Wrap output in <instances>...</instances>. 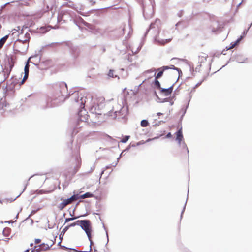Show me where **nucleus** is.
Listing matches in <instances>:
<instances>
[{
  "instance_id": "nucleus-34",
  "label": "nucleus",
  "mask_w": 252,
  "mask_h": 252,
  "mask_svg": "<svg viewBox=\"0 0 252 252\" xmlns=\"http://www.w3.org/2000/svg\"><path fill=\"white\" fill-rule=\"evenodd\" d=\"M183 149H186L187 151V153H189V150L188 149V147L187 146V145L186 144L185 142H181V145H179Z\"/></svg>"
},
{
  "instance_id": "nucleus-42",
  "label": "nucleus",
  "mask_w": 252,
  "mask_h": 252,
  "mask_svg": "<svg viewBox=\"0 0 252 252\" xmlns=\"http://www.w3.org/2000/svg\"><path fill=\"white\" fill-rule=\"evenodd\" d=\"M160 69H162V70H163V71H164L166 70L170 69V66H163L160 67Z\"/></svg>"
},
{
  "instance_id": "nucleus-26",
  "label": "nucleus",
  "mask_w": 252,
  "mask_h": 252,
  "mask_svg": "<svg viewBox=\"0 0 252 252\" xmlns=\"http://www.w3.org/2000/svg\"><path fill=\"white\" fill-rule=\"evenodd\" d=\"M11 232V229L9 228L6 227L4 228L2 233L4 236L8 237L9 236Z\"/></svg>"
},
{
  "instance_id": "nucleus-48",
  "label": "nucleus",
  "mask_w": 252,
  "mask_h": 252,
  "mask_svg": "<svg viewBox=\"0 0 252 252\" xmlns=\"http://www.w3.org/2000/svg\"><path fill=\"white\" fill-rule=\"evenodd\" d=\"M204 79H203L200 82L197 83L194 87H195V88H196L197 87L199 86L202 84V82L204 81Z\"/></svg>"
},
{
  "instance_id": "nucleus-16",
  "label": "nucleus",
  "mask_w": 252,
  "mask_h": 252,
  "mask_svg": "<svg viewBox=\"0 0 252 252\" xmlns=\"http://www.w3.org/2000/svg\"><path fill=\"white\" fill-rule=\"evenodd\" d=\"M160 20L158 18H157L155 20V22L154 23H151L149 26V27L148 29H147L146 32L144 33V37H146V35H147L148 32H149L150 30L153 28H155V25L157 24V26H158V24L160 23Z\"/></svg>"
},
{
  "instance_id": "nucleus-51",
  "label": "nucleus",
  "mask_w": 252,
  "mask_h": 252,
  "mask_svg": "<svg viewBox=\"0 0 252 252\" xmlns=\"http://www.w3.org/2000/svg\"><path fill=\"white\" fill-rule=\"evenodd\" d=\"M103 227L104 228V229H105V230L106 231V236H107V242H108V240H109V239H108V233H107V231L106 230V228L104 225V224L103 223Z\"/></svg>"
},
{
  "instance_id": "nucleus-13",
  "label": "nucleus",
  "mask_w": 252,
  "mask_h": 252,
  "mask_svg": "<svg viewBox=\"0 0 252 252\" xmlns=\"http://www.w3.org/2000/svg\"><path fill=\"white\" fill-rule=\"evenodd\" d=\"M29 67L30 65L28 64V63H27L24 67V76L22 80L20 82L19 86H21V85L23 84L25 81L27 79L29 76Z\"/></svg>"
},
{
  "instance_id": "nucleus-35",
  "label": "nucleus",
  "mask_w": 252,
  "mask_h": 252,
  "mask_svg": "<svg viewBox=\"0 0 252 252\" xmlns=\"http://www.w3.org/2000/svg\"><path fill=\"white\" fill-rule=\"evenodd\" d=\"M189 102H190V99H189V101L188 102V104H187V106H186L185 109L184 110H183V109H182L183 110V114H182V115L181 117V119H182L183 118V116L185 114V113L186 112V110H187V108H188Z\"/></svg>"
},
{
  "instance_id": "nucleus-49",
  "label": "nucleus",
  "mask_w": 252,
  "mask_h": 252,
  "mask_svg": "<svg viewBox=\"0 0 252 252\" xmlns=\"http://www.w3.org/2000/svg\"><path fill=\"white\" fill-rule=\"evenodd\" d=\"M88 238L89 241L90 242V248H92L91 246L93 244V241L91 239V236H90V237H88Z\"/></svg>"
},
{
  "instance_id": "nucleus-40",
  "label": "nucleus",
  "mask_w": 252,
  "mask_h": 252,
  "mask_svg": "<svg viewBox=\"0 0 252 252\" xmlns=\"http://www.w3.org/2000/svg\"><path fill=\"white\" fill-rule=\"evenodd\" d=\"M76 160L77 164L79 166H80L81 165L80 157H77L76 158Z\"/></svg>"
},
{
  "instance_id": "nucleus-38",
  "label": "nucleus",
  "mask_w": 252,
  "mask_h": 252,
  "mask_svg": "<svg viewBox=\"0 0 252 252\" xmlns=\"http://www.w3.org/2000/svg\"><path fill=\"white\" fill-rule=\"evenodd\" d=\"M243 38V36H240L239 38H238L237 40H236L234 42V45H237L239 43V42L241 41V40Z\"/></svg>"
},
{
  "instance_id": "nucleus-23",
  "label": "nucleus",
  "mask_w": 252,
  "mask_h": 252,
  "mask_svg": "<svg viewBox=\"0 0 252 252\" xmlns=\"http://www.w3.org/2000/svg\"><path fill=\"white\" fill-rule=\"evenodd\" d=\"M63 17H52V19H54L55 21H57V23L59 24L64 23L65 20L63 19Z\"/></svg>"
},
{
  "instance_id": "nucleus-19",
  "label": "nucleus",
  "mask_w": 252,
  "mask_h": 252,
  "mask_svg": "<svg viewBox=\"0 0 252 252\" xmlns=\"http://www.w3.org/2000/svg\"><path fill=\"white\" fill-rule=\"evenodd\" d=\"M8 106L9 104L6 102L5 99H1L0 100V110H2L1 113L5 112V108L8 107Z\"/></svg>"
},
{
  "instance_id": "nucleus-7",
  "label": "nucleus",
  "mask_w": 252,
  "mask_h": 252,
  "mask_svg": "<svg viewBox=\"0 0 252 252\" xmlns=\"http://www.w3.org/2000/svg\"><path fill=\"white\" fill-rule=\"evenodd\" d=\"M79 199L78 194H75L71 196L70 198L65 199L63 202L59 204L58 208L60 210H63L67 204L71 203L73 201H75Z\"/></svg>"
},
{
  "instance_id": "nucleus-28",
  "label": "nucleus",
  "mask_w": 252,
  "mask_h": 252,
  "mask_svg": "<svg viewBox=\"0 0 252 252\" xmlns=\"http://www.w3.org/2000/svg\"><path fill=\"white\" fill-rule=\"evenodd\" d=\"M68 228L65 227L63 229V230L62 231V232H61V234H60L59 235V238L60 239H61V240H62L63 238V235H64V234L65 233V232L68 230Z\"/></svg>"
},
{
  "instance_id": "nucleus-29",
  "label": "nucleus",
  "mask_w": 252,
  "mask_h": 252,
  "mask_svg": "<svg viewBox=\"0 0 252 252\" xmlns=\"http://www.w3.org/2000/svg\"><path fill=\"white\" fill-rule=\"evenodd\" d=\"M47 246L45 248H40V247H39L38 248H35V252H39L41 251H45V250H48L50 249V247L48 246V245H47Z\"/></svg>"
},
{
  "instance_id": "nucleus-61",
  "label": "nucleus",
  "mask_w": 252,
  "mask_h": 252,
  "mask_svg": "<svg viewBox=\"0 0 252 252\" xmlns=\"http://www.w3.org/2000/svg\"><path fill=\"white\" fill-rule=\"evenodd\" d=\"M184 14V11L183 10H181L180 12V13L178 14V15L179 16H181L182 14Z\"/></svg>"
},
{
  "instance_id": "nucleus-57",
  "label": "nucleus",
  "mask_w": 252,
  "mask_h": 252,
  "mask_svg": "<svg viewBox=\"0 0 252 252\" xmlns=\"http://www.w3.org/2000/svg\"><path fill=\"white\" fill-rule=\"evenodd\" d=\"M36 191L38 192V194H42L43 192V191L42 190H37Z\"/></svg>"
},
{
  "instance_id": "nucleus-50",
  "label": "nucleus",
  "mask_w": 252,
  "mask_h": 252,
  "mask_svg": "<svg viewBox=\"0 0 252 252\" xmlns=\"http://www.w3.org/2000/svg\"><path fill=\"white\" fill-rule=\"evenodd\" d=\"M195 87H193L192 88V89L191 90L190 93V94H189V99L190 100L191 97H192V95L191 94V93L194 92L195 91Z\"/></svg>"
},
{
  "instance_id": "nucleus-41",
  "label": "nucleus",
  "mask_w": 252,
  "mask_h": 252,
  "mask_svg": "<svg viewBox=\"0 0 252 252\" xmlns=\"http://www.w3.org/2000/svg\"><path fill=\"white\" fill-rule=\"evenodd\" d=\"M201 66V64H200L199 65H198V66L195 68V70H194L193 67H192V68L190 67V71H192V70L193 71H196H196H199V68H200V67Z\"/></svg>"
},
{
  "instance_id": "nucleus-46",
  "label": "nucleus",
  "mask_w": 252,
  "mask_h": 252,
  "mask_svg": "<svg viewBox=\"0 0 252 252\" xmlns=\"http://www.w3.org/2000/svg\"><path fill=\"white\" fill-rule=\"evenodd\" d=\"M36 210H32V211L31 212V213L30 215H29V216L27 217V218L26 219V220L28 219H29V218H30L32 215L33 214H34L36 213Z\"/></svg>"
},
{
  "instance_id": "nucleus-3",
  "label": "nucleus",
  "mask_w": 252,
  "mask_h": 252,
  "mask_svg": "<svg viewBox=\"0 0 252 252\" xmlns=\"http://www.w3.org/2000/svg\"><path fill=\"white\" fill-rule=\"evenodd\" d=\"M128 112L127 106L123 105L122 107L121 105L117 104L116 106L113 107L112 111L108 112V116L113 117L114 119L117 118L123 119L128 114Z\"/></svg>"
},
{
  "instance_id": "nucleus-11",
  "label": "nucleus",
  "mask_w": 252,
  "mask_h": 252,
  "mask_svg": "<svg viewBox=\"0 0 252 252\" xmlns=\"http://www.w3.org/2000/svg\"><path fill=\"white\" fill-rule=\"evenodd\" d=\"M76 18L73 20L74 22L79 27H81V25L82 24L89 28H91V25L84 21L80 16L75 17Z\"/></svg>"
},
{
  "instance_id": "nucleus-36",
  "label": "nucleus",
  "mask_w": 252,
  "mask_h": 252,
  "mask_svg": "<svg viewBox=\"0 0 252 252\" xmlns=\"http://www.w3.org/2000/svg\"><path fill=\"white\" fill-rule=\"evenodd\" d=\"M79 217H72V218H67L65 219V223H67L71 220H74L75 219H77L78 218H79Z\"/></svg>"
},
{
  "instance_id": "nucleus-47",
  "label": "nucleus",
  "mask_w": 252,
  "mask_h": 252,
  "mask_svg": "<svg viewBox=\"0 0 252 252\" xmlns=\"http://www.w3.org/2000/svg\"><path fill=\"white\" fill-rule=\"evenodd\" d=\"M230 45H231L230 47H229L228 48H227V47H226V48L227 49V50L234 48L236 45H234V42H232Z\"/></svg>"
},
{
  "instance_id": "nucleus-21",
  "label": "nucleus",
  "mask_w": 252,
  "mask_h": 252,
  "mask_svg": "<svg viewBox=\"0 0 252 252\" xmlns=\"http://www.w3.org/2000/svg\"><path fill=\"white\" fill-rule=\"evenodd\" d=\"M94 196V194L91 192H86L81 195H79V198L84 199L87 198H91Z\"/></svg>"
},
{
  "instance_id": "nucleus-25",
  "label": "nucleus",
  "mask_w": 252,
  "mask_h": 252,
  "mask_svg": "<svg viewBox=\"0 0 252 252\" xmlns=\"http://www.w3.org/2000/svg\"><path fill=\"white\" fill-rule=\"evenodd\" d=\"M114 70H112V69H110L109 71V72L108 73V77H112V78H117L118 80H119V77L117 75H114Z\"/></svg>"
},
{
  "instance_id": "nucleus-33",
  "label": "nucleus",
  "mask_w": 252,
  "mask_h": 252,
  "mask_svg": "<svg viewBox=\"0 0 252 252\" xmlns=\"http://www.w3.org/2000/svg\"><path fill=\"white\" fill-rule=\"evenodd\" d=\"M130 138V136H128V135H126L121 140V142L122 143H126L128 140V139H129Z\"/></svg>"
},
{
  "instance_id": "nucleus-4",
  "label": "nucleus",
  "mask_w": 252,
  "mask_h": 252,
  "mask_svg": "<svg viewBox=\"0 0 252 252\" xmlns=\"http://www.w3.org/2000/svg\"><path fill=\"white\" fill-rule=\"evenodd\" d=\"M79 226L85 232L88 237L91 236L92 225L91 221L89 220H79Z\"/></svg>"
},
{
  "instance_id": "nucleus-30",
  "label": "nucleus",
  "mask_w": 252,
  "mask_h": 252,
  "mask_svg": "<svg viewBox=\"0 0 252 252\" xmlns=\"http://www.w3.org/2000/svg\"><path fill=\"white\" fill-rule=\"evenodd\" d=\"M33 24H34V22L32 20H30L25 24L23 26V27L25 28H28V27L32 26Z\"/></svg>"
},
{
  "instance_id": "nucleus-14",
  "label": "nucleus",
  "mask_w": 252,
  "mask_h": 252,
  "mask_svg": "<svg viewBox=\"0 0 252 252\" xmlns=\"http://www.w3.org/2000/svg\"><path fill=\"white\" fill-rule=\"evenodd\" d=\"M40 57L38 55H36L35 56H31L30 58H29L27 63H31L36 66L38 65Z\"/></svg>"
},
{
  "instance_id": "nucleus-52",
  "label": "nucleus",
  "mask_w": 252,
  "mask_h": 252,
  "mask_svg": "<svg viewBox=\"0 0 252 252\" xmlns=\"http://www.w3.org/2000/svg\"><path fill=\"white\" fill-rule=\"evenodd\" d=\"M47 245H48L45 244V243H42L41 245H39L38 246L40 247V248H45L47 246Z\"/></svg>"
},
{
  "instance_id": "nucleus-53",
  "label": "nucleus",
  "mask_w": 252,
  "mask_h": 252,
  "mask_svg": "<svg viewBox=\"0 0 252 252\" xmlns=\"http://www.w3.org/2000/svg\"><path fill=\"white\" fill-rule=\"evenodd\" d=\"M95 165H93V166L91 167L90 171H89V173H91V172H92L93 171H94V169H95Z\"/></svg>"
},
{
  "instance_id": "nucleus-45",
  "label": "nucleus",
  "mask_w": 252,
  "mask_h": 252,
  "mask_svg": "<svg viewBox=\"0 0 252 252\" xmlns=\"http://www.w3.org/2000/svg\"><path fill=\"white\" fill-rule=\"evenodd\" d=\"M248 28L247 29H245L243 31V32L242 33V35L241 36H243V37L247 34L248 32Z\"/></svg>"
},
{
  "instance_id": "nucleus-1",
  "label": "nucleus",
  "mask_w": 252,
  "mask_h": 252,
  "mask_svg": "<svg viewBox=\"0 0 252 252\" xmlns=\"http://www.w3.org/2000/svg\"><path fill=\"white\" fill-rule=\"evenodd\" d=\"M70 91L68 95L70 96L71 99H73L76 103H78L80 104L78 112L77 122L76 126L74 127L72 131V134L76 135L79 131L78 129L83 126L82 125H80V122L85 124L89 117L88 112L85 109V104L87 106L89 105V111L91 113L98 116L102 114V108L104 106V104L101 103L98 104L95 102H92L93 96L90 94H88L86 96H84V95H82L81 94L79 95L78 91H74L72 93Z\"/></svg>"
},
{
  "instance_id": "nucleus-43",
  "label": "nucleus",
  "mask_w": 252,
  "mask_h": 252,
  "mask_svg": "<svg viewBox=\"0 0 252 252\" xmlns=\"http://www.w3.org/2000/svg\"><path fill=\"white\" fill-rule=\"evenodd\" d=\"M27 186V184H26V185H25V187H24V189H23V191H22V192H21V193H20V194H19V195H18L16 198H14L13 200H16L18 197H19L21 195V194H22V193L24 191V190H25V189H26V188Z\"/></svg>"
},
{
  "instance_id": "nucleus-22",
  "label": "nucleus",
  "mask_w": 252,
  "mask_h": 252,
  "mask_svg": "<svg viewBox=\"0 0 252 252\" xmlns=\"http://www.w3.org/2000/svg\"><path fill=\"white\" fill-rule=\"evenodd\" d=\"M153 84L155 86V87L157 89H159V90L162 88L160 85V83L159 81L158 80V79L155 78L154 81L153 82Z\"/></svg>"
},
{
  "instance_id": "nucleus-58",
  "label": "nucleus",
  "mask_w": 252,
  "mask_h": 252,
  "mask_svg": "<svg viewBox=\"0 0 252 252\" xmlns=\"http://www.w3.org/2000/svg\"><path fill=\"white\" fill-rule=\"evenodd\" d=\"M38 247L39 246H35L34 249L32 250L31 252H35V248Z\"/></svg>"
},
{
  "instance_id": "nucleus-12",
  "label": "nucleus",
  "mask_w": 252,
  "mask_h": 252,
  "mask_svg": "<svg viewBox=\"0 0 252 252\" xmlns=\"http://www.w3.org/2000/svg\"><path fill=\"white\" fill-rule=\"evenodd\" d=\"M154 94L157 98V101L158 102H169L170 106H172L174 103V102H173L172 99H171L170 98H165L164 99H161V98H159V97L156 91L154 92Z\"/></svg>"
},
{
  "instance_id": "nucleus-2",
  "label": "nucleus",
  "mask_w": 252,
  "mask_h": 252,
  "mask_svg": "<svg viewBox=\"0 0 252 252\" xmlns=\"http://www.w3.org/2000/svg\"><path fill=\"white\" fill-rule=\"evenodd\" d=\"M53 92L51 95L48 96L44 101H43L42 107L43 109L54 107L63 101L64 94L67 91V86L64 82L57 83L53 86Z\"/></svg>"
},
{
  "instance_id": "nucleus-60",
  "label": "nucleus",
  "mask_w": 252,
  "mask_h": 252,
  "mask_svg": "<svg viewBox=\"0 0 252 252\" xmlns=\"http://www.w3.org/2000/svg\"><path fill=\"white\" fill-rule=\"evenodd\" d=\"M61 247L65 249H69L70 250V248H68L66 247L65 246H61Z\"/></svg>"
},
{
  "instance_id": "nucleus-17",
  "label": "nucleus",
  "mask_w": 252,
  "mask_h": 252,
  "mask_svg": "<svg viewBox=\"0 0 252 252\" xmlns=\"http://www.w3.org/2000/svg\"><path fill=\"white\" fill-rule=\"evenodd\" d=\"M176 140L178 141V143L179 145H181V142L183 138V136L182 134V128L179 129L176 133Z\"/></svg>"
},
{
  "instance_id": "nucleus-44",
  "label": "nucleus",
  "mask_w": 252,
  "mask_h": 252,
  "mask_svg": "<svg viewBox=\"0 0 252 252\" xmlns=\"http://www.w3.org/2000/svg\"><path fill=\"white\" fill-rule=\"evenodd\" d=\"M186 201H187V199L186 200ZM186 203H187V202H186L185 205H184V206L183 207V209L182 211V212H181V219L182 218V216H183V214L185 210V208H186Z\"/></svg>"
},
{
  "instance_id": "nucleus-64",
  "label": "nucleus",
  "mask_w": 252,
  "mask_h": 252,
  "mask_svg": "<svg viewBox=\"0 0 252 252\" xmlns=\"http://www.w3.org/2000/svg\"><path fill=\"white\" fill-rule=\"evenodd\" d=\"M24 252H30V250L29 249H27Z\"/></svg>"
},
{
  "instance_id": "nucleus-39",
  "label": "nucleus",
  "mask_w": 252,
  "mask_h": 252,
  "mask_svg": "<svg viewBox=\"0 0 252 252\" xmlns=\"http://www.w3.org/2000/svg\"><path fill=\"white\" fill-rule=\"evenodd\" d=\"M170 69H173V70H177V71H180L181 73H182V71L179 68H177V67H176L174 65H171L170 66Z\"/></svg>"
},
{
  "instance_id": "nucleus-18",
  "label": "nucleus",
  "mask_w": 252,
  "mask_h": 252,
  "mask_svg": "<svg viewBox=\"0 0 252 252\" xmlns=\"http://www.w3.org/2000/svg\"><path fill=\"white\" fill-rule=\"evenodd\" d=\"M156 70H159V72L157 73V75L156 73H155V74H154V76H155V78L159 79L163 75V74L164 72L163 70H162V69H160V68H158L157 70H156L155 69H154L153 70L150 69V70H147V72L148 73H150V72H152Z\"/></svg>"
},
{
  "instance_id": "nucleus-8",
  "label": "nucleus",
  "mask_w": 252,
  "mask_h": 252,
  "mask_svg": "<svg viewBox=\"0 0 252 252\" xmlns=\"http://www.w3.org/2000/svg\"><path fill=\"white\" fill-rule=\"evenodd\" d=\"M6 60H7L6 67H9V72H10L14 66L16 56L14 54L7 55Z\"/></svg>"
},
{
  "instance_id": "nucleus-6",
  "label": "nucleus",
  "mask_w": 252,
  "mask_h": 252,
  "mask_svg": "<svg viewBox=\"0 0 252 252\" xmlns=\"http://www.w3.org/2000/svg\"><path fill=\"white\" fill-rule=\"evenodd\" d=\"M19 84L20 83H18V80L16 79L12 78L7 83V85L6 86V92L10 94L13 93L16 86H19Z\"/></svg>"
},
{
  "instance_id": "nucleus-54",
  "label": "nucleus",
  "mask_w": 252,
  "mask_h": 252,
  "mask_svg": "<svg viewBox=\"0 0 252 252\" xmlns=\"http://www.w3.org/2000/svg\"><path fill=\"white\" fill-rule=\"evenodd\" d=\"M41 242V239H35V243L38 244Z\"/></svg>"
},
{
  "instance_id": "nucleus-31",
  "label": "nucleus",
  "mask_w": 252,
  "mask_h": 252,
  "mask_svg": "<svg viewBox=\"0 0 252 252\" xmlns=\"http://www.w3.org/2000/svg\"><path fill=\"white\" fill-rule=\"evenodd\" d=\"M140 125L142 127H146L148 126L149 122L147 120H142L141 121Z\"/></svg>"
},
{
  "instance_id": "nucleus-55",
  "label": "nucleus",
  "mask_w": 252,
  "mask_h": 252,
  "mask_svg": "<svg viewBox=\"0 0 252 252\" xmlns=\"http://www.w3.org/2000/svg\"><path fill=\"white\" fill-rule=\"evenodd\" d=\"M171 136H172V135L170 132H168L166 135V137H167V138H170V137H171Z\"/></svg>"
},
{
  "instance_id": "nucleus-59",
  "label": "nucleus",
  "mask_w": 252,
  "mask_h": 252,
  "mask_svg": "<svg viewBox=\"0 0 252 252\" xmlns=\"http://www.w3.org/2000/svg\"><path fill=\"white\" fill-rule=\"evenodd\" d=\"M129 149H130V147H129V146H128V147H127L126 149H125V150H124L123 151H124V152H125V151H128L129 150Z\"/></svg>"
},
{
  "instance_id": "nucleus-63",
  "label": "nucleus",
  "mask_w": 252,
  "mask_h": 252,
  "mask_svg": "<svg viewBox=\"0 0 252 252\" xmlns=\"http://www.w3.org/2000/svg\"><path fill=\"white\" fill-rule=\"evenodd\" d=\"M162 114H162V113H160V112H158V113H157V115L158 116H161V115H162Z\"/></svg>"
},
{
  "instance_id": "nucleus-10",
  "label": "nucleus",
  "mask_w": 252,
  "mask_h": 252,
  "mask_svg": "<svg viewBox=\"0 0 252 252\" xmlns=\"http://www.w3.org/2000/svg\"><path fill=\"white\" fill-rule=\"evenodd\" d=\"M59 27L56 25L52 26L51 25H45L44 26H41L39 28H37V32L40 33H45L51 29H57Z\"/></svg>"
},
{
  "instance_id": "nucleus-32",
  "label": "nucleus",
  "mask_w": 252,
  "mask_h": 252,
  "mask_svg": "<svg viewBox=\"0 0 252 252\" xmlns=\"http://www.w3.org/2000/svg\"><path fill=\"white\" fill-rule=\"evenodd\" d=\"M78 221H79V220H78L76 221H75V222L72 223L65 227L68 228V229L71 227H74L76 225H79V223L78 222Z\"/></svg>"
},
{
  "instance_id": "nucleus-62",
  "label": "nucleus",
  "mask_w": 252,
  "mask_h": 252,
  "mask_svg": "<svg viewBox=\"0 0 252 252\" xmlns=\"http://www.w3.org/2000/svg\"><path fill=\"white\" fill-rule=\"evenodd\" d=\"M112 165H107L105 167V169H109Z\"/></svg>"
},
{
  "instance_id": "nucleus-20",
  "label": "nucleus",
  "mask_w": 252,
  "mask_h": 252,
  "mask_svg": "<svg viewBox=\"0 0 252 252\" xmlns=\"http://www.w3.org/2000/svg\"><path fill=\"white\" fill-rule=\"evenodd\" d=\"M208 57V55L205 53H201V55L198 56V63L201 65L202 63H204Z\"/></svg>"
},
{
  "instance_id": "nucleus-27",
  "label": "nucleus",
  "mask_w": 252,
  "mask_h": 252,
  "mask_svg": "<svg viewBox=\"0 0 252 252\" xmlns=\"http://www.w3.org/2000/svg\"><path fill=\"white\" fill-rule=\"evenodd\" d=\"M160 93L163 94L166 96L170 95V93H168V92L167 91L166 88H161L160 90Z\"/></svg>"
},
{
  "instance_id": "nucleus-37",
  "label": "nucleus",
  "mask_w": 252,
  "mask_h": 252,
  "mask_svg": "<svg viewBox=\"0 0 252 252\" xmlns=\"http://www.w3.org/2000/svg\"><path fill=\"white\" fill-rule=\"evenodd\" d=\"M175 84L174 83L173 85H172L170 87H169V88H166V90L168 92V93H170V94H171L172 91H173V86L174 85V84Z\"/></svg>"
},
{
  "instance_id": "nucleus-5",
  "label": "nucleus",
  "mask_w": 252,
  "mask_h": 252,
  "mask_svg": "<svg viewBox=\"0 0 252 252\" xmlns=\"http://www.w3.org/2000/svg\"><path fill=\"white\" fill-rule=\"evenodd\" d=\"M213 19H211L212 23L211 24V27L212 28V31L213 32H216L220 30L223 26L225 25V23L222 21H220L218 19H214L215 17H212Z\"/></svg>"
},
{
  "instance_id": "nucleus-15",
  "label": "nucleus",
  "mask_w": 252,
  "mask_h": 252,
  "mask_svg": "<svg viewBox=\"0 0 252 252\" xmlns=\"http://www.w3.org/2000/svg\"><path fill=\"white\" fill-rule=\"evenodd\" d=\"M29 39H25L24 40H22L20 39H17L16 41V43H20L22 45H23V47L22 49L23 51H26L29 47Z\"/></svg>"
},
{
  "instance_id": "nucleus-56",
  "label": "nucleus",
  "mask_w": 252,
  "mask_h": 252,
  "mask_svg": "<svg viewBox=\"0 0 252 252\" xmlns=\"http://www.w3.org/2000/svg\"><path fill=\"white\" fill-rule=\"evenodd\" d=\"M237 61L239 63H244V61H240V60L238 58L237 59Z\"/></svg>"
},
{
  "instance_id": "nucleus-9",
  "label": "nucleus",
  "mask_w": 252,
  "mask_h": 252,
  "mask_svg": "<svg viewBox=\"0 0 252 252\" xmlns=\"http://www.w3.org/2000/svg\"><path fill=\"white\" fill-rule=\"evenodd\" d=\"M68 47L70 49V53L72 58L75 60L79 56L80 49L78 46H74L70 44L68 45Z\"/></svg>"
},
{
  "instance_id": "nucleus-24",
  "label": "nucleus",
  "mask_w": 252,
  "mask_h": 252,
  "mask_svg": "<svg viewBox=\"0 0 252 252\" xmlns=\"http://www.w3.org/2000/svg\"><path fill=\"white\" fill-rule=\"evenodd\" d=\"M8 37V35H7L4 36L0 39V49H1L3 47Z\"/></svg>"
}]
</instances>
